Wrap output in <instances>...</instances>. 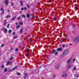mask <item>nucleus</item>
<instances>
[{
	"mask_svg": "<svg viewBox=\"0 0 79 79\" xmlns=\"http://www.w3.org/2000/svg\"><path fill=\"white\" fill-rule=\"evenodd\" d=\"M20 32L21 34H22V33H23V29H21L20 30Z\"/></svg>",
	"mask_w": 79,
	"mask_h": 79,
	"instance_id": "obj_19",
	"label": "nucleus"
},
{
	"mask_svg": "<svg viewBox=\"0 0 79 79\" xmlns=\"http://www.w3.org/2000/svg\"><path fill=\"white\" fill-rule=\"evenodd\" d=\"M29 55V53H28L27 54V55L26 56H28Z\"/></svg>",
	"mask_w": 79,
	"mask_h": 79,
	"instance_id": "obj_42",
	"label": "nucleus"
},
{
	"mask_svg": "<svg viewBox=\"0 0 79 79\" xmlns=\"http://www.w3.org/2000/svg\"><path fill=\"white\" fill-rule=\"evenodd\" d=\"M20 3L21 4V6H23V2H22V1H20Z\"/></svg>",
	"mask_w": 79,
	"mask_h": 79,
	"instance_id": "obj_15",
	"label": "nucleus"
},
{
	"mask_svg": "<svg viewBox=\"0 0 79 79\" xmlns=\"http://www.w3.org/2000/svg\"><path fill=\"white\" fill-rule=\"evenodd\" d=\"M27 53H29V52H30V51H29V49H27Z\"/></svg>",
	"mask_w": 79,
	"mask_h": 79,
	"instance_id": "obj_28",
	"label": "nucleus"
},
{
	"mask_svg": "<svg viewBox=\"0 0 79 79\" xmlns=\"http://www.w3.org/2000/svg\"><path fill=\"white\" fill-rule=\"evenodd\" d=\"M63 54L64 55H66L68 54V51L67 50L64 51L63 52Z\"/></svg>",
	"mask_w": 79,
	"mask_h": 79,
	"instance_id": "obj_2",
	"label": "nucleus"
},
{
	"mask_svg": "<svg viewBox=\"0 0 79 79\" xmlns=\"http://www.w3.org/2000/svg\"><path fill=\"white\" fill-rule=\"evenodd\" d=\"M1 46L2 47H4V44H2V45H1Z\"/></svg>",
	"mask_w": 79,
	"mask_h": 79,
	"instance_id": "obj_40",
	"label": "nucleus"
},
{
	"mask_svg": "<svg viewBox=\"0 0 79 79\" xmlns=\"http://www.w3.org/2000/svg\"><path fill=\"white\" fill-rule=\"evenodd\" d=\"M33 13H35V10H33Z\"/></svg>",
	"mask_w": 79,
	"mask_h": 79,
	"instance_id": "obj_57",
	"label": "nucleus"
},
{
	"mask_svg": "<svg viewBox=\"0 0 79 79\" xmlns=\"http://www.w3.org/2000/svg\"><path fill=\"white\" fill-rule=\"evenodd\" d=\"M56 17L55 18H54L53 19H54V20L55 21V20H56Z\"/></svg>",
	"mask_w": 79,
	"mask_h": 79,
	"instance_id": "obj_39",
	"label": "nucleus"
},
{
	"mask_svg": "<svg viewBox=\"0 0 79 79\" xmlns=\"http://www.w3.org/2000/svg\"><path fill=\"white\" fill-rule=\"evenodd\" d=\"M75 61V59H74L73 60V61Z\"/></svg>",
	"mask_w": 79,
	"mask_h": 79,
	"instance_id": "obj_60",
	"label": "nucleus"
},
{
	"mask_svg": "<svg viewBox=\"0 0 79 79\" xmlns=\"http://www.w3.org/2000/svg\"><path fill=\"white\" fill-rule=\"evenodd\" d=\"M71 61H72V59L71 58H70L69 59H68L67 63H69L70 62H71Z\"/></svg>",
	"mask_w": 79,
	"mask_h": 79,
	"instance_id": "obj_6",
	"label": "nucleus"
},
{
	"mask_svg": "<svg viewBox=\"0 0 79 79\" xmlns=\"http://www.w3.org/2000/svg\"><path fill=\"white\" fill-rule=\"evenodd\" d=\"M58 52H56L55 55H58Z\"/></svg>",
	"mask_w": 79,
	"mask_h": 79,
	"instance_id": "obj_24",
	"label": "nucleus"
},
{
	"mask_svg": "<svg viewBox=\"0 0 79 79\" xmlns=\"http://www.w3.org/2000/svg\"><path fill=\"white\" fill-rule=\"evenodd\" d=\"M16 16H15L13 18H12V20L13 21H14V20H15V19H16Z\"/></svg>",
	"mask_w": 79,
	"mask_h": 79,
	"instance_id": "obj_13",
	"label": "nucleus"
},
{
	"mask_svg": "<svg viewBox=\"0 0 79 79\" xmlns=\"http://www.w3.org/2000/svg\"><path fill=\"white\" fill-rule=\"evenodd\" d=\"M23 48H25V47H24V46L23 47Z\"/></svg>",
	"mask_w": 79,
	"mask_h": 79,
	"instance_id": "obj_61",
	"label": "nucleus"
},
{
	"mask_svg": "<svg viewBox=\"0 0 79 79\" xmlns=\"http://www.w3.org/2000/svg\"><path fill=\"white\" fill-rule=\"evenodd\" d=\"M17 68H18V66H15V67L14 68H13L12 69L13 70H15V69H16Z\"/></svg>",
	"mask_w": 79,
	"mask_h": 79,
	"instance_id": "obj_14",
	"label": "nucleus"
},
{
	"mask_svg": "<svg viewBox=\"0 0 79 79\" xmlns=\"http://www.w3.org/2000/svg\"><path fill=\"white\" fill-rule=\"evenodd\" d=\"M10 50H13V48H11Z\"/></svg>",
	"mask_w": 79,
	"mask_h": 79,
	"instance_id": "obj_58",
	"label": "nucleus"
},
{
	"mask_svg": "<svg viewBox=\"0 0 79 79\" xmlns=\"http://www.w3.org/2000/svg\"><path fill=\"white\" fill-rule=\"evenodd\" d=\"M20 27V26L19 25H17V26L16 27L17 29H18L19 28V27Z\"/></svg>",
	"mask_w": 79,
	"mask_h": 79,
	"instance_id": "obj_26",
	"label": "nucleus"
},
{
	"mask_svg": "<svg viewBox=\"0 0 79 79\" xmlns=\"http://www.w3.org/2000/svg\"><path fill=\"white\" fill-rule=\"evenodd\" d=\"M30 41L31 42H32V40H31Z\"/></svg>",
	"mask_w": 79,
	"mask_h": 79,
	"instance_id": "obj_49",
	"label": "nucleus"
},
{
	"mask_svg": "<svg viewBox=\"0 0 79 79\" xmlns=\"http://www.w3.org/2000/svg\"><path fill=\"white\" fill-rule=\"evenodd\" d=\"M33 19H35V17H33Z\"/></svg>",
	"mask_w": 79,
	"mask_h": 79,
	"instance_id": "obj_52",
	"label": "nucleus"
},
{
	"mask_svg": "<svg viewBox=\"0 0 79 79\" xmlns=\"http://www.w3.org/2000/svg\"><path fill=\"white\" fill-rule=\"evenodd\" d=\"M64 37H65V36L64 35Z\"/></svg>",
	"mask_w": 79,
	"mask_h": 79,
	"instance_id": "obj_64",
	"label": "nucleus"
},
{
	"mask_svg": "<svg viewBox=\"0 0 79 79\" xmlns=\"http://www.w3.org/2000/svg\"><path fill=\"white\" fill-rule=\"evenodd\" d=\"M79 75H77V77H79Z\"/></svg>",
	"mask_w": 79,
	"mask_h": 79,
	"instance_id": "obj_51",
	"label": "nucleus"
},
{
	"mask_svg": "<svg viewBox=\"0 0 79 79\" xmlns=\"http://www.w3.org/2000/svg\"><path fill=\"white\" fill-rule=\"evenodd\" d=\"M17 37H18V36H15L14 37V39H16Z\"/></svg>",
	"mask_w": 79,
	"mask_h": 79,
	"instance_id": "obj_35",
	"label": "nucleus"
},
{
	"mask_svg": "<svg viewBox=\"0 0 79 79\" xmlns=\"http://www.w3.org/2000/svg\"><path fill=\"white\" fill-rule=\"evenodd\" d=\"M18 48H17L15 50V52H17V51H18Z\"/></svg>",
	"mask_w": 79,
	"mask_h": 79,
	"instance_id": "obj_33",
	"label": "nucleus"
},
{
	"mask_svg": "<svg viewBox=\"0 0 79 79\" xmlns=\"http://www.w3.org/2000/svg\"><path fill=\"white\" fill-rule=\"evenodd\" d=\"M64 39H63L62 40V41H64Z\"/></svg>",
	"mask_w": 79,
	"mask_h": 79,
	"instance_id": "obj_54",
	"label": "nucleus"
},
{
	"mask_svg": "<svg viewBox=\"0 0 79 79\" xmlns=\"http://www.w3.org/2000/svg\"><path fill=\"white\" fill-rule=\"evenodd\" d=\"M10 62H7V64L8 66H9V65H10Z\"/></svg>",
	"mask_w": 79,
	"mask_h": 79,
	"instance_id": "obj_22",
	"label": "nucleus"
},
{
	"mask_svg": "<svg viewBox=\"0 0 79 79\" xmlns=\"http://www.w3.org/2000/svg\"><path fill=\"white\" fill-rule=\"evenodd\" d=\"M1 11H2V12L1 13V15H2L3 14V13H4V12H5V10H3V8H1Z\"/></svg>",
	"mask_w": 79,
	"mask_h": 79,
	"instance_id": "obj_7",
	"label": "nucleus"
},
{
	"mask_svg": "<svg viewBox=\"0 0 79 79\" xmlns=\"http://www.w3.org/2000/svg\"><path fill=\"white\" fill-rule=\"evenodd\" d=\"M24 8L23 7H22L21 9V10H24Z\"/></svg>",
	"mask_w": 79,
	"mask_h": 79,
	"instance_id": "obj_37",
	"label": "nucleus"
},
{
	"mask_svg": "<svg viewBox=\"0 0 79 79\" xmlns=\"http://www.w3.org/2000/svg\"><path fill=\"white\" fill-rule=\"evenodd\" d=\"M7 71V69L6 68H5L4 70V72H6Z\"/></svg>",
	"mask_w": 79,
	"mask_h": 79,
	"instance_id": "obj_18",
	"label": "nucleus"
},
{
	"mask_svg": "<svg viewBox=\"0 0 79 79\" xmlns=\"http://www.w3.org/2000/svg\"><path fill=\"white\" fill-rule=\"evenodd\" d=\"M75 8L76 10H77L79 8H78V6H77L75 7Z\"/></svg>",
	"mask_w": 79,
	"mask_h": 79,
	"instance_id": "obj_25",
	"label": "nucleus"
},
{
	"mask_svg": "<svg viewBox=\"0 0 79 79\" xmlns=\"http://www.w3.org/2000/svg\"><path fill=\"white\" fill-rule=\"evenodd\" d=\"M60 68V66L58 64H56V69H58Z\"/></svg>",
	"mask_w": 79,
	"mask_h": 79,
	"instance_id": "obj_9",
	"label": "nucleus"
},
{
	"mask_svg": "<svg viewBox=\"0 0 79 79\" xmlns=\"http://www.w3.org/2000/svg\"><path fill=\"white\" fill-rule=\"evenodd\" d=\"M73 70H76V67H74L73 68Z\"/></svg>",
	"mask_w": 79,
	"mask_h": 79,
	"instance_id": "obj_46",
	"label": "nucleus"
},
{
	"mask_svg": "<svg viewBox=\"0 0 79 79\" xmlns=\"http://www.w3.org/2000/svg\"><path fill=\"white\" fill-rule=\"evenodd\" d=\"M11 6H14V3H12L11 4Z\"/></svg>",
	"mask_w": 79,
	"mask_h": 79,
	"instance_id": "obj_31",
	"label": "nucleus"
},
{
	"mask_svg": "<svg viewBox=\"0 0 79 79\" xmlns=\"http://www.w3.org/2000/svg\"><path fill=\"white\" fill-rule=\"evenodd\" d=\"M23 78L26 79V77H24Z\"/></svg>",
	"mask_w": 79,
	"mask_h": 79,
	"instance_id": "obj_50",
	"label": "nucleus"
},
{
	"mask_svg": "<svg viewBox=\"0 0 79 79\" xmlns=\"http://www.w3.org/2000/svg\"><path fill=\"white\" fill-rule=\"evenodd\" d=\"M76 27V25L75 23H73L72 24V27L73 29H75Z\"/></svg>",
	"mask_w": 79,
	"mask_h": 79,
	"instance_id": "obj_4",
	"label": "nucleus"
},
{
	"mask_svg": "<svg viewBox=\"0 0 79 79\" xmlns=\"http://www.w3.org/2000/svg\"><path fill=\"white\" fill-rule=\"evenodd\" d=\"M27 18H30V15L29 13H28L27 15Z\"/></svg>",
	"mask_w": 79,
	"mask_h": 79,
	"instance_id": "obj_10",
	"label": "nucleus"
},
{
	"mask_svg": "<svg viewBox=\"0 0 79 79\" xmlns=\"http://www.w3.org/2000/svg\"><path fill=\"white\" fill-rule=\"evenodd\" d=\"M73 40H74L75 42H79V38H73Z\"/></svg>",
	"mask_w": 79,
	"mask_h": 79,
	"instance_id": "obj_1",
	"label": "nucleus"
},
{
	"mask_svg": "<svg viewBox=\"0 0 79 79\" xmlns=\"http://www.w3.org/2000/svg\"><path fill=\"white\" fill-rule=\"evenodd\" d=\"M67 74L66 73H64L62 74V77H67Z\"/></svg>",
	"mask_w": 79,
	"mask_h": 79,
	"instance_id": "obj_3",
	"label": "nucleus"
},
{
	"mask_svg": "<svg viewBox=\"0 0 79 79\" xmlns=\"http://www.w3.org/2000/svg\"><path fill=\"white\" fill-rule=\"evenodd\" d=\"M4 3H6V5L7 6V5H8V1L7 0H5Z\"/></svg>",
	"mask_w": 79,
	"mask_h": 79,
	"instance_id": "obj_8",
	"label": "nucleus"
},
{
	"mask_svg": "<svg viewBox=\"0 0 79 79\" xmlns=\"http://www.w3.org/2000/svg\"><path fill=\"white\" fill-rule=\"evenodd\" d=\"M9 26H10V24H8L7 25V28H9Z\"/></svg>",
	"mask_w": 79,
	"mask_h": 79,
	"instance_id": "obj_38",
	"label": "nucleus"
},
{
	"mask_svg": "<svg viewBox=\"0 0 79 79\" xmlns=\"http://www.w3.org/2000/svg\"><path fill=\"white\" fill-rule=\"evenodd\" d=\"M7 21L6 20H5V21L4 22V26H6L7 24Z\"/></svg>",
	"mask_w": 79,
	"mask_h": 79,
	"instance_id": "obj_11",
	"label": "nucleus"
},
{
	"mask_svg": "<svg viewBox=\"0 0 79 79\" xmlns=\"http://www.w3.org/2000/svg\"><path fill=\"white\" fill-rule=\"evenodd\" d=\"M1 66H2V69H3V68H5V66L3 64H2V65H1Z\"/></svg>",
	"mask_w": 79,
	"mask_h": 79,
	"instance_id": "obj_16",
	"label": "nucleus"
},
{
	"mask_svg": "<svg viewBox=\"0 0 79 79\" xmlns=\"http://www.w3.org/2000/svg\"><path fill=\"white\" fill-rule=\"evenodd\" d=\"M17 24H18V23H16V25H17Z\"/></svg>",
	"mask_w": 79,
	"mask_h": 79,
	"instance_id": "obj_62",
	"label": "nucleus"
},
{
	"mask_svg": "<svg viewBox=\"0 0 79 79\" xmlns=\"http://www.w3.org/2000/svg\"><path fill=\"white\" fill-rule=\"evenodd\" d=\"M22 18H26V16L25 15H22Z\"/></svg>",
	"mask_w": 79,
	"mask_h": 79,
	"instance_id": "obj_17",
	"label": "nucleus"
},
{
	"mask_svg": "<svg viewBox=\"0 0 79 79\" xmlns=\"http://www.w3.org/2000/svg\"><path fill=\"white\" fill-rule=\"evenodd\" d=\"M23 23L22 22H19V25H23Z\"/></svg>",
	"mask_w": 79,
	"mask_h": 79,
	"instance_id": "obj_27",
	"label": "nucleus"
},
{
	"mask_svg": "<svg viewBox=\"0 0 79 79\" xmlns=\"http://www.w3.org/2000/svg\"><path fill=\"white\" fill-rule=\"evenodd\" d=\"M10 60H13V57H12L10 59Z\"/></svg>",
	"mask_w": 79,
	"mask_h": 79,
	"instance_id": "obj_41",
	"label": "nucleus"
},
{
	"mask_svg": "<svg viewBox=\"0 0 79 79\" xmlns=\"http://www.w3.org/2000/svg\"><path fill=\"white\" fill-rule=\"evenodd\" d=\"M33 15H35V13H33Z\"/></svg>",
	"mask_w": 79,
	"mask_h": 79,
	"instance_id": "obj_56",
	"label": "nucleus"
},
{
	"mask_svg": "<svg viewBox=\"0 0 79 79\" xmlns=\"http://www.w3.org/2000/svg\"><path fill=\"white\" fill-rule=\"evenodd\" d=\"M27 8H29L30 7V6L29 5H27Z\"/></svg>",
	"mask_w": 79,
	"mask_h": 79,
	"instance_id": "obj_45",
	"label": "nucleus"
},
{
	"mask_svg": "<svg viewBox=\"0 0 79 79\" xmlns=\"http://www.w3.org/2000/svg\"><path fill=\"white\" fill-rule=\"evenodd\" d=\"M24 9L25 10H27V8L26 7H25L24 8Z\"/></svg>",
	"mask_w": 79,
	"mask_h": 79,
	"instance_id": "obj_44",
	"label": "nucleus"
},
{
	"mask_svg": "<svg viewBox=\"0 0 79 79\" xmlns=\"http://www.w3.org/2000/svg\"><path fill=\"white\" fill-rule=\"evenodd\" d=\"M11 18V16H7L6 17V18Z\"/></svg>",
	"mask_w": 79,
	"mask_h": 79,
	"instance_id": "obj_30",
	"label": "nucleus"
},
{
	"mask_svg": "<svg viewBox=\"0 0 79 79\" xmlns=\"http://www.w3.org/2000/svg\"><path fill=\"white\" fill-rule=\"evenodd\" d=\"M66 38H67V37H66Z\"/></svg>",
	"mask_w": 79,
	"mask_h": 79,
	"instance_id": "obj_63",
	"label": "nucleus"
},
{
	"mask_svg": "<svg viewBox=\"0 0 79 79\" xmlns=\"http://www.w3.org/2000/svg\"><path fill=\"white\" fill-rule=\"evenodd\" d=\"M55 76H53V77H55Z\"/></svg>",
	"mask_w": 79,
	"mask_h": 79,
	"instance_id": "obj_59",
	"label": "nucleus"
},
{
	"mask_svg": "<svg viewBox=\"0 0 79 79\" xmlns=\"http://www.w3.org/2000/svg\"><path fill=\"white\" fill-rule=\"evenodd\" d=\"M9 33H11V30H9Z\"/></svg>",
	"mask_w": 79,
	"mask_h": 79,
	"instance_id": "obj_34",
	"label": "nucleus"
},
{
	"mask_svg": "<svg viewBox=\"0 0 79 79\" xmlns=\"http://www.w3.org/2000/svg\"><path fill=\"white\" fill-rule=\"evenodd\" d=\"M49 2V3H51V2H52V0H50Z\"/></svg>",
	"mask_w": 79,
	"mask_h": 79,
	"instance_id": "obj_43",
	"label": "nucleus"
},
{
	"mask_svg": "<svg viewBox=\"0 0 79 79\" xmlns=\"http://www.w3.org/2000/svg\"><path fill=\"white\" fill-rule=\"evenodd\" d=\"M57 51H58V52H60V51H63V49H61V48H58L57 49H56Z\"/></svg>",
	"mask_w": 79,
	"mask_h": 79,
	"instance_id": "obj_5",
	"label": "nucleus"
},
{
	"mask_svg": "<svg viewBox=\"0 0 79 79\" xmlns=\"http://www.w3.org/2000/svg\"><path fill=\"white\" fill-rule=\"evenodd\" d=\"M17 76H19L20 75V73H17Z\"/></svg>",
	"mask_w": 79,
	"mask_h": 79,
	"instance_id": "obj_32",
	"label": "nucleus"
},
{
	"mask_svg": "<svg viewBox=\"0 0 79 79\" xmlns=\"http://www.w3.org/2000/svg\"><path fill=\"white\" fill-rule=\"evenodd\" d=\"M4 33H6L7 32V29H6V28H5L4 30Z\"/></svg>",
	"mask_w": 79,
	"mask_h": 79,
	"instance_id": "obj_12",
	"label": "nucleus"
},
{
	"mask_svg": "<svg viewBox=\"0 0 79 79\" xmlns=\"http://www.w3.org/2000/svg\"><path fill=\"white\" fill-rule=\"evenodd\" d=\"M28 75V74L27 73H26L24 74V76H27Z\"/></svg>",
	"mask_w": 79,
	"mask_h": 79,
	"instance_id": "obj_29",
	"label": "nucleus"
},
{
	"mask_svg": "<svg viewBox=\"0 0 79 79\" xmlns=\"http://www.w3.org/2000/svg\"><path fill=\"white\" fill-rule=\"evenodd\" d=\"M7 11H8V12H10V9H8Z\"/></svg>",
	"mask_w": 79,
	"mask_h": 79,
	"instance_id": "obj_47",
	"label": "nucleus"
},
{
	"mask_svg": "<svg viewBox=\"0 0 79 79\" xmlns=\"http://www.w3.org/2000/svg\"><path fill=\"white\" fill-rule=\"evenodd\" d=\"M4 29H5L4 28H3L2 29V31H3L4 30Z\"/></svg>",
	"mask_w": 79,
	"mask_h": 79,
	"instance_id": "obj_55",
	"label": "nucleus"
},
{
	"mask_svg": "<svg viewBox=\"0 0 79 79\" xmlns=\"http://www.w3.org/2000/svg\"><path fill=\"white\" fill-rule=\"evenodd\" d=\"M35 17V15H33V17Z\"/></svg>",
	"mask_w": 79,
	"mask_h": 79,
	"instance_id": "obj_53",
	"label": "nucleus"
},
{
	"mask_svg": "<svg viewBox=\"0 0 79 79\" xmlns=\"http://www.w3.org/2000/svg\"><path fill=\"white\" fill-rule=\"evenodd\" d=\"M63 48H64V47H66V45L64 44H63V45L62 46Z\"/></svg>",
	"mask_w": 79,
	"mask_h": 79,
	"instance_id": "obj_23",
	"label": "nucleus"
},
{
	"mask_svg": "<svg viewBox=\"0 0 79 79\" xmlns=\"http://www.w3.org/2000/svg\"><path fill=\"white\" fill-rule=\"evenodd\" d=\"M21 18L20 17H19L18 18V20H20Z\"/></svg>",
	"mask_w": 79,
	"mask_h": 79,
	"instance_id": "obj_36",
	"label": "nucleus"
},
{
	"mask_svg": "<svg viewBox=\"0 0 79 79\" xmlns=\"http://www.w3.org/2000/svg\"><path fill=\"white\" fill-rule=\"evenodd\" d=\"M71 67V65H69L68 66V68H70V67Z\"/></svg>",
	"mask_w": 79,
	"mask_h": 79,
	"instance_id": "obj_20",
	"label": "nucleus"
},
{
	"mask_svg": "<svg viewBox=\"0 0 79 79\" xmlns=\"http://www.w3.org/2000/svg\"><path fill=\"white\" fill-rule=\"evenodd\" d=\"M15 34V32H13V33H12L13 35H14V34Z\"/></svg>",
	"mask_w": 79,
	"mask_h": 79,
	"instance_id": "obj_48",
	"label": "nucleus"
},
{
	"mask_svg": "<svg viewBox=\"0 0 79 79\" xmlns=\"http://www.w3.org/2000/svg\"><path fill=\"white\" fill-rule=\"evenodd\" d=\"M55 52H56V50H54V51H53L52 53L53 54V53H55Z\"/></svg>",
	"mask_w": 79,
	"mask_h": 79,
	"instance_id": "obj_21",
	"label": "nucleus"
}]
</instances>
